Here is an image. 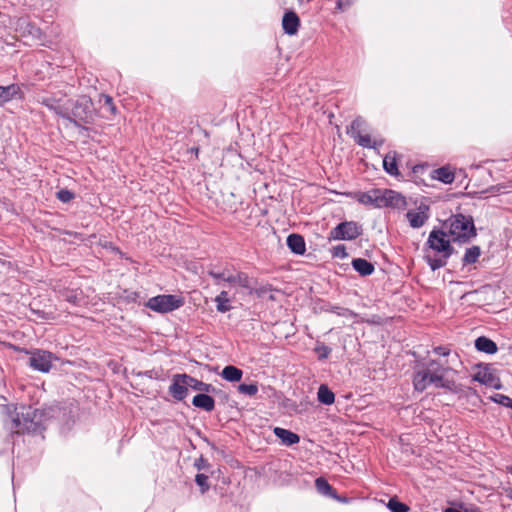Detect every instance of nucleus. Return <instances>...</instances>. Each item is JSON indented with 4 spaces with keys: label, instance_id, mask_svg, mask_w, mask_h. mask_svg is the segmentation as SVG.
I'll return each instance as SVG.
<instances>
[{
    "label": "nucleus",
    "instance_id": "7ed1b4c3",
    "mask_svg": "<svg viewBox=\"0 0 512 512\" xmlns=\"http://www.w3.org/2000/svg\"><path fill=\"white\" fill-rule=\"evenodd\" d=\"M44 414L31 406L22 405L16 408L11 421V431L16 434L42 432Z\"/></svg>",
    "mask_w": 512,
    "mask_h": 512
},
{
    "label": "nucleus",
    "instance_id": "423d86ee",
    "mask_svg": "<svg viewBox=\"0 0 512 512\" xmlns=\"http://www.w3.org/2000/svg\"><path fill=\"white\" fill-rule=\"evenodd\" d=\"M183 305V299L176 295L163 294L150 298L146 306L159 313L172 312Z\"/></svg>",
    "mask_w": 512,
    "mask_h": 512
},
{
    "label": "nucleus",
    "instance_id": "f704fd0d",
    "mask_svg": "<svg viewBox=\"0 0 512 512\" xmlns=\"http://www.w3.org/2000/svg\"><path fill=\"white\" fill-rule=\"evenodd\" d=\"M195 482L199 486L202 494H205L209 489L208 476L203 473H198L195 476Z\"/></svg>",
    "mask_w": 512,
    "mask_h": 512
},
{
    "label": "nucleus",
    "instance_id": "473e14b6",
    "mask_svg": "<svg viewBox=\"0 0 512 512\" xmlns=\"http://www.w3.org/2000/svg\"><path fill=\"white\" fill-rule=\"evenodd\" d=\"M331 348L325 345L323 342H317L314 347V352L317 354L319 360H325L331 353Z\"/></svg>",
    "mask_w": 512,
    "mask_h": 512
},
{
    "label": "nucleus",
    "instance_id": "c9c22d12",
    "mask_svg": "<svg viewBox=\"0 0 512 512\" xmlns=\"http://www.w3.org/2000/svg\"><path fill=\"white\" fill-rule=\"evenodd\" d=\"M238 391L245 395L254 396L258 392V387L256 384H240Z\"/></svg>",
    "mask_w": 512,
    "mask_h": 512
},
{
    "label": "nucleus",
    "instance_id": "39448f33",
    "mask_svg": "<svg viewBox=\"0 0 512 512\" xmlns=\"http://www.w3.org/2000/svg\"><path fill=\"white\" fill-rule=\"evenodd\" d=\"M445 226L451 240L459 243L469 242L476 236L474 220L469 215L455 214L446 220Z\"/></svg>",
    "mask_w": 512,
    "mask_h": 512
},
{
    "label": "nucleus",
    "instance_id": "bb28decb",
    "mask_svg": "<svg viewBox=\"0 0 512 512\" xmlns=\"http://www.w3.org/2000/svg\"><path fill=\"white\" fill-rule=\"evenodd\" d=\"M317 399L324 405H332L335 401V394L327 385L322 384L318 388Z\"/></svg>",
    "mask_w": 512,
    "mask_h": 512
},
{
    "label": "nucleus",
    "instance_id": "e433bc0d",
    "mask_svg": "<svg viewBox=\"0 0 512 512\" xmlns=\"http://www.w3.org/2000/svg\"><path fill=\"white\" fill-rule=\"evenodd\" d=\"M491 399L498 404L512 409V399L504 394H495Z\"/></svg>",
    "mask_w": 512,
    "mask_h": 512
},
{
    "label": "nucleus",
    "instance_id": "c85d7f7f",
    "mask_svg": "<svg viewBox=\"0 0 512 512\" xmlns=\"http://www.w3.org/2000/svg\"><path fill=\"white\" fill-rule=\"evenodd\" d=\"M480 255L481 249L479 246L474 245L467 248L462 258L463 266L474 264L475 262H477Z\"/></svg>",
    "mask_w": 512,
    "mask_h": 512
},
{
    "label": "nucleus",
    "instance_id": "1a4fd4ad",
    "mask_svg": "<svg viewBox=\"0 0 512 512\" xmlns=\"http://www.w3.org/2000/svg\"><path fill=\"white\" fill-rule=\"evenodd\" d=\"M30 355L28 365L35 371L47 373L50 371L53 361L57 358L49 351L34 349L32 351H26Z\"/></svg>",
    "mask_w": 512,
    "mask_h": 512
},
{
    "label": "nucleus",
    "instance_id": "aec40b11",
    "mask_svg": "<svg viewBox=\"0 0 512 512\" xmlns=\"http://www.w3.org/2000/svg\"><path fill=\"white\" fill-rule=\"evenodd\" d=\"M40 103L46 106L49 110L55 112L57 115L61 116L62 118L64 117V115H67V112L65 110V103L61 104L60 100H57L53 97H43Z\"/></svg>",
    "mask_w": 512,
    "mask_h": 512
},
{
    "label": "nucleus",
    "instance_id": "f03ea898",
    "mask_svg": "<svg viewBox=\"0 0 512 512\" xmlns=\"http://www.w3.org/2000/svg\"><path fill=\"white\" fill-rule=\"evenodd\" d=\"M425 261L432 271L438 270L448 263V259L454 253L448 234L441 229L434 228L426 241Z\"/></svg>",
    "mask_w": 512,
    "mask_h": 512
},
{
    "label": "nucleus",
    "instance_id": "a18cd8bd",
    "mask_svg": "<svg viewBox=\"0 0 512 512\" xmlns=\"http://www.w3.org/2000/svg\"><path fill=\"white\" fill-rule=\"evenodd\" d=\"M74 298H75V297H70V298H68V300H69V301H74Z\"/></svg>",
    "mask_w": 512,
    "mask_h": 512
},
{
    "label": "nucleus",
    "instance_id": "9b49d317",
    "mask_svg": "<svg viewBox=\"0 0 512 512\" xmlns=\"http://www.w3.org/2000/svg\"><path fill=\"white\" fill-rule=\"evenodd\" d=\"M427 206H420L418 210H410L406 213V217L409 221V224L412 228H420L422 227L429 218L427 213Z\"/></svg>",
    "mask_w": 512,
    "mask_h": 512
},
{
    "label": "nucleus",
    "instance_id": "a19ab883",
    "mask_svg": "<svg viewBox=\"0 0 512 512\" xmlns=\"http://www.w3.org/2000/svg\"><path fill=\"white\" fill-rule=\"evenodd\" d=\"M194 466L198 471L208 470L210 468V463L203 456L199 457L195 460Z\"/></svg>",
    "mask_w": 512,
    "mask_h": 512
},
{
    "label": "nucleus",
    "instance_id": "ddd939ff",
    "mask_svg": "<svg viewBox=\"0 0 512 512\" xmlns=\"http://www.w3.org/2000/svg\"><path fill=\"white\" fill-rule=\"evenodd\" d=\"M357 201L364 205L381 207L382 191L379 189H373L367 192L359 193L357 196Z\"/></svg>",
    "mask_w": 512,
    "mask_h": 512
},
{
    "label": "nucleus",
    "instance_id": "37998d69",
    "mask_svg": "<svg viewBox=\"0 0 512 512\" xmlns=\"http://www.w3.org/2000/svg\"><path fill=\"white\" fill-rule=\"evenodd\" d=\"M104 105L107 106L113 114L116 113V107L113 103L112 97L105 95L104 96Z\"/></svg>",
    "mask_w": 512,
    "mask_h": 512
},
{
    "label": "nucleus",
    "instance_id": "dca6fc26",
    "mask_svg": "<svg viewBox=\"0 0 512 512\" xmlns=\"http://www.w3.org/2000/svg\"><path fill=\"white\" fill-rule=\"evenodd\" d=\"M192 404L195 407L203 409L207 412H211L215 408L214 398L205 392L195 395L192 399Z\"/></svg>",
    "mask_w": 512,
    "mask_h": 512
},
{
    "label": "nucleus",
    "instance_id": "0eeeda50",
    "mask_svg": "<svg viewBox=\"0 0 512 512\" xmlns=\"http://www.w3.org/2000/svg\"><path fill=\"white\" fill-rule=\"evenodd\" d=\"M362 232V225L359 223L354 221H344L330 230L328 239L351 241L358 238Z\"/></svg>",
    "mask_w": 512,
    "mask_h": 512
},
{
    "label": "nucleus",
    "instance_id": "72a5a7b5",
    "mask_svg": "<svg viewBox=\"0 0 512 512\" xmlns=\"http://www.w3.org/2000/svg\"><path fill=\"white\" fill-rule=\"evenodd\" d=\"M387 507L391 512H408L409 511V507L406 504L398 501L396 498H391L387 504Z\"/></svg>",
    "mask_w": 512,
    "mask_h": 512
},
{
    "label": "nucleus",
    "instance_id": "7c9ffc66",
    "mask_svg": "<svg viewBox=\"0 0 512 512\" xmlns=\"http://www.w3.org/2000/svg\"><path fill=\"white\" fill-rule=\"evenodd\" d=\"M315 486L317 488V491L325 496H330L333 498H337L335 495V491L332 488V486L328 483V481L322 477H319L315 480Z\"/></svg>",
    "mask_w": 512,
    "mask_h": 512
},
{
    "label": "nucleus",
    "instance_id": "4be33fe9",
    "mask_svg": "<svg viewBox=\"0 0 512 512\" xmlns=\"http://www.w3.org/2000/svg\"><path fill=\"white\" fill-rule=\"evenodd\" d=\"M184 379H186V383L188 385V388H191L195 391H199L201 393H209L211 391H214V387L211 384L204 383L190 375L185 374Z\"/></svg>",
    "mask_w": 512,
    "mask_h": 512
},
{
    "label": "nucleus",
    "instance_id": "4c0bfd02",
    "mask_svg": "<svg viewBox=\"0 0 512 512\" xmlns=\"http://www.w3.org/2000/svg\"><path fill=\"white\" fill-rule=\"evenodd\" d=\"M57 198L63 203H68L74 198V193L68 189H61L57 192Z\"/></svg>",
    "mask_w": 512,
    "mask_h": 512
},
{
    "label": "nucleus",
    "instance_id": "a211bd4d",
    "mask_svg": "<svg viewBox=\"0 0 512 512\" xmlns=\"http://www.w3.org/2000/svg\"><path fill=\"white\" fill-rule=\"evenodd\" d=\"M405 204V198L392 190H385L382 191V201H381V207L382 206H400Z\"/></svg>",
    "mask_w": 512,
    "mask_h": 512
},
{
    "label": "nucleus",
    "instance_id": "f8f14e48",
    "mask_svg": "<svg viewBox=\"0 0 512 512\" xmlns=\"http://www.w3.org/2000/svg\"><path fill=\"white\" fill-rule=\"evenodd\" d=\"M300 26V19L294 11H288L282 19V27L286 34L294 35Z\"/></svg>",
    "mask_w": 512,
    "mask_h": 512
},
{
    "label": "nucleus",
    "instance_id": "f3484780",
    "mask_svg": "<svg viewBox=\"0 0 512 512\" xmlns=\"http://www.w3.org/2000/svg\"><path fill=\"white\" fill-rule=\"evenodd\" d=\"M274 434L281 440L282 444L286 446H292L300 441L299 435L284 428L275 427Z\"/></svg>",
    "mask_w": 512,
    "mask_h": 512
},
{
    "label": "nucleus",
    "instance_id": "c03bdc74",
    "mask_svg": "<svg viewBox=\"0 0 512 512\" xmlns=\"http://www.w3.org/2000/svg\"><path fill=\"white\" fill-rule=\"evenodd\" d=\"M464 512H482V510L479 507L475 506V505H470V506L465 508Z\"/></svg>",
    "mask_w": 512,
    "mask_h": 512
},
{
    "label": "nucleus",
    "instance_id": "cd10ccee",
    "mask_svg": "<svg viewBox=\"0 0 512 512\" xmlns=\"http://www.w3.org/2000/svg\"><path fill=\"white\" fill-rule=\"evenodd\" d=\"M216 309L220 313H226L232 309L227 291H221L214 299Z\"/></svg>",
    "mask_w": 512,
    "mask_h": 512
},
{
    "label": "nucleus",
    "instance_id": "20e7f679",
    "mask_svg": "<svg viewBox=\"0 0 512 512\" xmlns=\"http://www.w3.org/2000/svg\"><path fill=\"white\" fill-rule=\"evenodd\" d=\"M65 110L67 115H64L63 118L73 123L76 127L85 129L83 125L93 121V102L87 96H81L76 100L66 101Z\"/></svg>",
    "mask_w": 512,
    "mask_h": 512
},
{
    "label": "nucleus",
    "instance_id": "58836bf2",
    "mask_svg": "<svg viewBox=\"0 0 512 512\" xmlns=\"http://www.w3.org/2000/svg\"><path fill=\"white\" fill-rule=\"evenodd\" d=\"M333 313L337 314L338 316H343V317H352V316H355V313L353 311H351L350 309L348 308H343V307H339V306H334L332 307V310H331Z\"/></svg>",
    "mask_w": 512,
    "mask_h": 512
},
{
    "label": "nucleus",
    "instance_id": "79ce46f5",
    "mask_svg": "<svg viewBox=\"0 0 512 512\" xmlns=\"http://www.w3.org/2000/svg\"><path fill=\"white\" fill-rule=\"evenodd\" d=\"M433 352L439 356H448L450 354V349L444 346H437L433 348Z\"/></svg>",
    "mask_w": 512,
    "mask_h": 512
},
{
    "label": "nucleus",
    "instance_id": "f257e3e1",
    "mask_svg": "<svg viewBox=\"0 0 512 512\" xmlns=\"http://www.w3.org/2000/svg\"><path fill=\"white\" fill-rule=\"evenodd\" d=\"M450 370L445 364L433 359L418 363L413 375L414 389L423 392L430 385H434L436 388L455 392V381L445 377V374Z\"/></svg>",
    "mask_w": 512,
    "mask_h": 512
},
{
    "label": "nucleus",
    "instance_id": "5701e85b",
    "mask_svg": "<svg viewBox=\"0 0 512 512\" xmlns=\"http://www.w3.org/2000/svg\"><path fill=\"white\" fill-rule=\"evenodd\" d=\"M221 377L229 382H238L242 379L243 371L236 366H225L221 372Z\"/></svg>",
    "mask_w": 512,
    "mask_h": 512
},
{
    "label": "nucleus",
    "instance_id": "2f4dec72",
    "mask_svg": "<svg viewBox=\"0 0 512 512\" xmlns=\"http://www.w3.org/2000/svg\"><path fill=\"white\" fill-rule=\"evenodd\" d=\"M234 284L246 289H252L251 278L247 273L237 272L234 274Z\"/></svg>",
    "mask_w": 512,
    "mask_h": 512
},
{
    "label": "nucleus",
    "instance_id": "393cba45",
    "mask_svg": "<svg viewBox=\"0 0 512 512\" xmlns=\"http://www.w3.org/2000/svg\"><path fill=\"white\" fill-rule=\"evenodd\" d=\"M474 380L478 381L481 384L488 385L494 387L495 389H500L501 385L497 382L499 380L493 376L492 373L488 371H480L474 376Z\"/></svg>",
    "mask_w": 512,
    "mask_h": 512
},
{
    "label": "nucleus",
    "instance_id": "c756f323",
    "mask_svg": "<svg viewBox=\"0 0 512 512\" xmlns=\"http://www.w3.org/2000/svg\"><path fill=\"white\" fill-rule=\"evenodd\" d=\"M433 178L445 183L450 184L454 181V173L447 167H441L433 171Z\"/></svg>",
    "mask_w": 512,
    "mask_h": 512
},
{
    "label": "nucleus",
    "instance_id": "412c9836",
    "mask_svg": "<svg viewBox=\"0 0 512 512\" xmlns=\"http://www.w3.org/2000/svg\"><path fill=\"white\" fill-rule=\"evenodd\" d=\"M475 348L486 354H494L498 349L496 343L485 336H480L475 340Z\"/></svg>",
    "mask_w": 512,
    "mask_h": 512
},
{
    "label": "nucleus",
    "instance_id": "2eb2a0df",
    "mask_svg": "<svg viewBox=\"0 0 512 512\" xmlns=\"http://www.w3.org/2000/svg\"><path fill=\"white\" fill-rule=\"evenodd\" d=\"M287 246L292 253L297 255H303L306 251V244L303 236L300 234H290L287 237Z\"/></svg>",
    "mask_w": 512,
    "mask_h": 512
},
{
    "label": "nucleus",
    "instance_id": "b1692460",
    "mask_svg": "<svg viewBox=\"0 0 512 512\" xmlns=\"http://www.w3.org/2000/svg\"><path fill=\"white\" fill-rule=\"evenodd\" d=\"M19 92L20 88L15 84L0 86V106L12 100Z\"/></svg>",
    "mask_w": 512,
    "mask_h": 512
},
{
    "label": "nucleus",
    "instance_id": "4468645a",
    "mask_svg": "<svg viewBox=\"0 0 512 512\" xmlns=\"http://www.w3.org/2000/svg\"><path fill=\"white\" fill-rule=\"evenodd\" d=\"M208 275L213 278L215 284L219 285L222 281L229 284H234V274L229 266H225L221 270L211 268L208 270Z\"/></svg>",
    "mask_w": 512,
    "mask_h": 512
},
{
    "label": "nucleus",
    "instance_id": "ea45409f",
    "mask_svg": "<svg viewBox=\"0 0 512 512\" xmlns=\"http://www.w3.org/2000/svg\"><path fill=\"white\" fill-rule=\"evenodd\" d=\"M332 254H333L334 257H338V258H341V259H344V258H346L348 256V253L346 251V247L343 244L336 245L335 247H333Z\"/></svg>",
    "mask_w": 512,
    "mask_h": 512
},
{
    "label": "nucleus",
    "instance_id": "6ab92c4d",
    "mask_svg": "<svg viewBox=\"0 0 512 512\" xmlns=\"http://www.w3.org/2000/svg\"><path fill=\"white\" fill-rule=\"evenodd\" d=\"M353 269L359 273L360 276L371 275L375 268L374 265L364 258H355L352 260Z\"/></svg>",
    "mask_w": 512,
    "mask_h": 512
},
{
    "label": "nucleus",
    "instance_id": "9d476101",
    "mask_svg": "<svg viewBox=\"0 0 512 512\" xmlns=\"http://www.w3.org/2000/svg\"><path fill=\"white\" fill-rule=\"evenodd\" d=\"M184 377L185 374L174 375L172 383L169 386V393L178 401H182L188 394V385L185 384L186 379H184Z\"/></svg>",
    "mask_w": 512,
    "mask_h": 512
},
{
    "label": "nucleus",
    "instance_id": "a878e982",
    "mask_svg": "<svg viewBox=\"0 0 512 512\" xmlns=\"http://www.w3.org/2000/svg\"><path fill=\"white\" fill-rule=\"evenodd\" d=\"M383 168L388 174H390L392 176H396L399 174L397 160H396V152H389L384 157Z\"/></svg>",
    "mask_w": 512,
    "mask_h": 512
},
{
    "label": "nucleus",
    "instance_id": "6e6552de",
    "mask_svg": "<svg viewBox=\"0 0 512 512\" xmlns=\"http://www.w3.org/2000/svg\"><path fill=\"white\" fill-rule=\"evenodd\" d=\"M364 126L365 121L361 117H358L352 121L347 132L351 134L358 145L364 148L376 149L382 146L384 143L383 139L372 140L368 134H362Z\"/></svg>",
    "mask_w": 512,
    "mask_h": 512
}]
</instances>
